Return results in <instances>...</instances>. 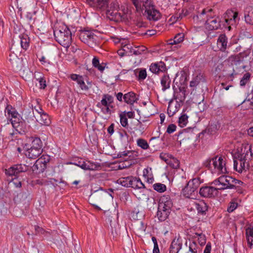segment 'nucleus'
<instances>
[{
	"label": "nucleus",
	"instance_id": "nucleus-48",
	"mask_svg": "<svg viewBox=\"0 0 253 253\" xmlns=\"http://www.w3.org/2000/svg\"><path fill=\"white\" fill-rule=\"evenodd\" d=\"M188 117L186 114H182L179 118L178 123L181 127L185 126L188 123Z\"/></svg>",
	"mask_w": 253,
	"mask_h": 253
},
{
	"label": "nucleus",
	"instance_id": "nucleus-54",
	"mask_svg": "<svg viewBox=\"0 0 253 253\" xmlns=\"http://www.w3.org/2000/svg\"><path fill=\"white\" fill-rule=\"evenodd\" d=\"M195 235L199 237L198 243L201 246H204L206 243V237L205 235L202 233H196Z\"/></svg>",
	"mask_w": 253,
	"mask_h": 253
},
{
	"label": "nucleus",
	"instance_id": "nucleus-60",
	"mask_svg": "<svg viewBox=\"0 0 253 253\" xmlns=\"http://www.w3.org/2000/svg\"><path fill=\"white\" fill-rule=\"evenodd\" d=\"M246 235L247 239H248V238H252V237H253V228H248L246 229Z\"/></svg>",
	"mask_w": 253,
	"mask_h": 253
},
{
	"label": "nucleus",
	"instance_id": "nucleus-57",
	"mask_svg": "<svg viewBox=\"0 0 253 253\" xmlns=\"http://www.w3.org/2000/svg\"><path fill=\"white\" fill-rule=\"evenodd\" d=\"M110 107L112 108L113 106H107L99 107L101 109V112L103 114L105 115H110L111 114V110Z\"/></svg>",
	"mask_w": 253,
	"mask_h": 253
},
{
	"label": "nucleus",
	"instance_id": "nucleus-43",
	"mask_svg": "<svg viewBox=\"0 0 253 253\" xmlns=\"http://www.w3.org/2000/svg\"><path fill=\"white\" fill-rule=\"evenodd\" d=\"M97 165L90 161L85 162V164L82 166V169L85 170H94L97 169Z\"/></svg>",
	"mask_w": 253,
	"mask_h": 253
},
{
	"label": "nucleus",
	"instance_id": "nucleus-33",
	"mask_svg": "<svg viewBox=\"0 0 253 253\" xmlns=\"http://www.w3.org/2000/svg\"><path fill=\"white\" fill-rule=\"evenodd\" d=\"M132 179L133 176L122 177L118 179L117 182L124 187H130Z\"/></svg>",
	"mask_w": 253,
	"mask_h": 253
},
{
	"label": "nucleus",
	"instance_id": "nucleus-23",
	"mask_svg": "<svg viewBox=\"0 0 253 253\" xmlns=\"http://www.w3.org/2000/svg\"><path fill=\"white\" fill-rule=\"evenodd\" d=\"M228 39L225 34H221L217 40V46L219 50L222 52L226 51L227 46Z\"/></svg>",
	"mask_w": 253,
	"mask_h": 253
},
{
	"label": "nucleus",
	"instance_id": "nucleus-15",
	"mask_svg": "<svg viewBox=\"0 0 253 253\" xmlns=\"http://www.w3.org/2000/svg\"><path fill=\"white\" fill-rule=\"evenodd\" d=\"M174 89V93L173 96V100L175 99L176 101H178L180 104H182L186 98V89L185 86L181 85L178 88V90H176V89Z\"/></svg>",
	"mask_w": 253,
	"mask_h": 253
},
{
	"label": "nucleus",
	"instance_id": "nucleus-59",
	"mask_svg": "<svg viewBox=\"0 0 253 253\" xmlns=\"http://www.w3.org/2000/svg\"><path fill=\"white\" fill-rule=\"evenodd\" d=\"M132 154V152L129 151H124L120 152L118 156L119 158H122L123 157H126L128 156L129 157H130L131 156V154Z\"/></svg>",
	"mask_w": 253,
	"mask_h": 253
},
{
	"label": "nucleus",
	"instance_id": "nucleus-18",
	"mask_svg": "<svg viewBox=\"0 0 253 253\" xmlns=\"http://www.w3.org/2000/svg\"><path fill=\"white\" fill-rule=\"evenodd\" d=\"M212 11L213 10L211 8H205L203 9L201 13L194 17V20L200 23L205 22L206 24L207 18L210 16V13H212Z\"/></svg>",
	"mask_w": 253,
	"mask_h": 253
},
{
	"label": "nucleus",
	"instance_id": "nucleus-24",
	"mask_svg": "<svg viewBox=\"0 0 253 253\" xmlns=\"http://www.w3.org/2000/svg\"><path fill=\"white\" fill-rule=\"evenodd\" d=\"M114 102L113 97L109 94H104L102 96V98L100 102L97 104V107L103 106H111Z\"/></svg>",
	"mask_w": 253,
	"mask_h": 253
},
{
	"label": "nucleus",
	"instance_id": "nucleus-52",
	"mask_svg": "<svg viewBox=\"0 0 253 253\" xmlns=\"http://www.w3.org/2000/svg\"><path fill=\"white\" fill-rule=\"evenodd\" d=\"M147 50V48L143 45L139 46L134 47L133 51V54L135 55H139Z\"/></svg>",
	"mask_w": 253,
	"mask_h": 253
},
{
	"label": "nucleus",
	"instance_id": "nucleus-51",
	"mask_svg": "<svg viewBox=\"0 0 253 253\" xmlns=\"http://www.w3.org/2000/svg\"><path fill=\"white\" fill-rule=\"evenodd\" d=\"M109 0H97L96 1V7L101 9L106 7Z\"/></svg>",
	"mask_w": 253,
	"mask_h": 253
},
{
	"label": "nucleus",
	"instance_id": "nucleus-49",
	"mask_svg": "<svg viewBox=\"0 0 253 253\" xmlns=\"http://www.w3.org/2000/svg\"><path fill=\"white\" fill-rule=\"evenodd\" d=\"M251 77V74L249 72H247L244 74L243 78L241 79L240 82V84L241 86H245L247 82L249 81Z\"/></svg>",
	"mask_w": 253,
	"mask_h": 253
},
{
	"label": "nucleus",
	"instance_id": "nucleus-42",
	"mask_svg": "<svg viewBox=\"0 0 253 253\" xmlns=\"http://www.w3.org/2000/svg\"><path fill=\"white\" fill-rule=\"evenodd\" d=\"M238 201L239 200L238 199L234 198L232 199L229 203L227 211L229 212H232L237 209L239 205Z\"/></svg>",
	"mask_w": 253,
	"mask_h": 253
},
{
	"label": "nucleus",
	"instance_id": "nucleus-22",
	"mask_svg": "<svg viewBox=\"0 0 253 253\" xmlns=\"http://www.w3.org/2000/svg\"><path fill=\"white\" fill-rule=\"evenodd\" d=\"M181 105L178 101L174 103L173 99H171L169 102L168 108V114L169 117L173 116L179 110Z\"/></svg>",
	"mask_w": 253,
	"mask_h": 253
},
{
	"label": "nucleus",
	"instance_id": "nucleus-61",
	"mask_svg": "<svg viewBox=\"0 0 253 253\" xmlns=\"http://www.w3.org/2000/svg\"><path fill=\"white\" fill-rule=\"evenodd\" d=\"M212 158L211 159H208L206 161V162L204 163V165L206 167L208 168L209 169H212Z\"/></svg>",
	"mask_w": 253,
	"mask_h": 253
},
{
	"label": "nucleus",
	"instance_id": "nucleus-41",
	"mask_svg": "<svg viewBox=\"0 0 253 253\" xmlns=\"http://www.w3.org/2000/svg\"><path fill=\"white\" fill-rule=\"evenodd\" d=\"M244 17L246 23L253 25V10L245 11Z\"/></svg>",
	"mask_w": 253,
	"mask_h": 253
},
{
	"label": "nucleus",
	"instance_id": "nucleus-30",
	"mask_svg": "<svg viewBox=\"0 0 253 253\" xmlns=\"http://www.w3.org/2000/svg\"><path fill=\"white\" fill-rule=\"evenodd\" d=\"M6 128L5 137L7 138L9 141L13 140L17 137V134L18 133L14 128L11 127L9 125Z\"/></svg>",
	"mask_w": 253,
	"mask_h": 253
},
{
	"label": "nucleus",
	"instance_id": "nucleus-63",
	"mask_svg": "<svg viewBox=\"0 0 253 253\" xmlns=\"http://www.w3.org/2000/svg\"><path fill=\"white\" fill-rule=\"evenodd\" d=\"M211 243L209 242L206 246L205 250L204 251V253H211Z\"/></svg>",
	"mask_w": 253,
	"mask_h": 253
},
{
	"label": "nucleus",
	"instance_id": "nucleus-26",
	"mask_svg": "<svg viewBox=\"0 0 253 253\" xmlns=\"http://www.w3.org/2000/svg\"><path fill=\"white\" fill-rule=\"evenodd\" d=\"M238 16V12L233 11V10H227L226 12L225 21L228 24H233L235 23L236 20Z\"/></svg>",
	"mask_w": 253,
	"mask_h": 253
},
{
	"label": "nucleus",
	"instance_id": "nucleus-14",
	"mask_svg": "<svg viewBox=\"0 0 253 253\" xmlns=\"http://www.w3.org/2000/svg\"><path fill=\"white\" fill-rule=\"evenodd\" d=\"M182 239L179 236L177 238L175 237L171 243L169 248V253H178L182 249Z\"/></svg>",
	"mask_w": 253,
	"mask_h": 253
},
{
	"label": "nucleus",
	"instance_id": "nucleus-45",
	"mask_svg": "<svg viewBox=\"0 0 253 253\" xmlns=\"http://www.w3.org/2000/svg\"><path fill=\"white\" fill-rule=\"evenodd\" d=\"M153 189L159 193L164 192L166 189V186L161 183H156L153 185Z\"/></svg>",
	"mask_w": 253,
	"mask_h": 253
},
{
	"label": "nucleus",
	"instance_id": "nucleus-28",
	"mask_svg": "<svg viewBox=\"0 0 253 253\" xmlns=\"http://www.w3.org/2000/svg\"><path fill=\"white\" fill-rule=\"evenodd\" d=\"M123 99L125 102L131 105H133V103L138 100L135 93L133 92H129L124 94Z\"/></svg>",
	"mask_w": 253,
	"mask_h": 253
},
{
	"label": "nucleus",
	"instance_id": "nucleus-17",
	"mask_svg": "<svg viewBox=\"0 0 253 253\" xmlns=\"http://www.w3.org/2000/svg\"><path fill=\"white\" fill-rule=\"evenodd\" d=\"M193 205L199 214L202 215L206 214L208 210V206L203 200L196 201L194 203Z\"/></svg>",
	"mask_w": 253,
	"mask_h": 253
},
{
	"label": "nucleus",
	"instance_id": "nucleus-29",
	"mask_svg": "<svg viewBox=\"0 0 253 253\" xmlns=\"http://www.w3.org/2000/svg\"><path fill=\"white\" fill-rule=\"evenodd\" d=\"M143 176L146 179V181L148 183H152L154 181L151 168L147 167L143 169Z\"/></svg>",
	"mask_w": 253,
	"mask_h": 253
},
{
	"label": "nucleus",
	"instance_id": "nucleus-39",
	"mask_svg": "<svg viewBox=\"0 0 253 253\" xmlns=\"http://www.w3.org/2000/svg\"><path fill=\"white\" fill-rule=\"evenodd\" d=\"M184 38V35L183 33H178L174 37L173 40H170L169 41V44H176L179 43L183 42Z\"/></svg>",
	"mask_w": 253,
	"mask_h": 253
},
{
	"label": "nucleus",
	"instance_id": "nucleus-32",
	"mask_svg": "<svg viewBox=\"0 0 253 253\" xmlns=\"http://www.w3.org/2000/svg\"><path fill=\"white\" fill-rule=\"evenodd\" d=\"M171 81L168 75H164L161 79V84L162 86V90L165 91L170 87Z\"/></svg>",
	"mask_w": 253,
	"mask_h": 253
},
{
	"label": "nucleus",
	"instance_id": "nucleus-34",
	"mask_svg": "<svg viewBox=\"0 0 253 253\" xmlns=\"http://www.w3.org/2000/svg\"><path fill=\"white\" fill-rule=\"evenodd\" d=\"M105 195V194H92L90 197V200L91 203L90 204L92 205L95 209L98 211H101V208L98 207L97 205H95L93 201V200L98 199L99 201L102 202L104 199V196Z\"/></svg>",
	"mask_w": 253,
	"mask_h": 253
},
{
	"label": "nucleus",
	"instance_id": "nucleus-21",
	"mask_svg": "<svg viewBox=\"0 0 253 253\" xmlns=\"http://www.w3.org/2000/svg\"><path fill=\"white\" fill-rule=\"evenodd\" d=\"M158 206L161 208H166L169 210H171L172 207V202L169 195H163L159 199Z\"/></svg>",
	"mask_w": 253,
	"mask_h": 253
},
{
	"label": "nucleus",
	"instance_id": "nucleus-25",
	"mask_svg": "<svg viewBox=\"0 0 253 253\" xmlns=\"http://www.w3.org/2000/svg\"><path fill=\"white\" fill-rule=\"evenodd\" d=\"M171 211V210H169L166 208H161V207L158 206L157 215L159 220L161 221L166 220L169 217Z\"/></svg>",
	"mask_w": 253,
	"mask_h": 253
},
{
	"label": "nucleus",
	"instance_id": "nucleus-62",
	"mask_svg": "<svg viewBox=\"0 0 253 253\" xmlns=\"http://www.w3.org/2000/svg\"><path fill=\"white\" fill-rule=\"evenodd\" d=\"M40 87L42 89H44L46 86L45 80L43 78H40L39 80Z\"/></svg>",
	"mask_w": 253,
	"mask_h": 253
},
{
	"label": "nucleus",
	"instance_id": "nucleus-13",
	"mask_svg": "<svg viewBox=\"0 0 253 253\" xmlns=\"http://www.w3.org/2000/svg\"><path fill=\"white\" fill-rule=\"evenodd\" d=\"M246 155L244 157L241 155L240 159L234 160V169L240 173H242L244 170H246V169H248V164L246 162Z\"/></svg>",
	"mask_w": 253,
	"mask_h": 253
},
{
	"label": "nucleus",
	"instance_id": "nucleus-5",
	"mask_svg": "<svg viewBox=\"0 0 253 253\" xmlns=\"http://www.w3.org/2000/svg\"><path fill=\"white\" fill-rule=\"evenodd\" d=\"M6 111L7 113L8 117L10 119V121L12 125V127H15L23 120L20 115L10 105H8L6 108Z\"/></svg>",
	"mask_w": 253,
	"mask_h": 253
},
{
	"label": "nucleus",
	"instance_id": "nucleus-20",
	"mask_svg": "<svg viewBox=\"0 0 253 253\" xmlns=\"http://www.w3.org/2000/svg\"><path fill=\"white\" fill-rule=\"evenodd\" d=\"M206 81L205 76L202 73H199L193 78L190 82L189 86L194 90L201 83H205Z\"/></svg>",
	"mask_w": 253,
	"mask_h": 253
},
{
	"label": "nucleus",
	"instance_id": "nucleus-37",
	"mask_svg": "<svg viewBox=\"0 0 253 253\" xmlns=\"http://www.w3.org/2000/svg\"><path fill=\"white\" fill-rule=\"evenodd\" d=\"M32 143L31 148L34 149H38L43 151L42 149V142L41 139L39 137L33 138L32 137Z\"/></svg>",
	"mask_w": 253,
	"mask_h": 253
},
{
	"label": "nucleus",
	"instance_id": "nucleus-64",
	"mask_svg": "<svg viewBox=\"0 0 253 253\" xmlns=\"http://www.w3.org/2000/svg\"><path fill=\"white\" fill-rule=\"evenodd\" d=\"M248 245L249 248H253V237L252 238H248L247 239Z\"/></svg>",
	"mask_w": 253,
	"mask_h": 253
},
{
	"label": "nucleus",
	"instance_id": "nucleus-6",
	"mask_svg": "<svg viewBox=\"0 0 253 253\" xmlns=\"http://www.w3.org/2000/svg\"><path fill=\"white\" fill-rule=\"evenodd\" d=\"M212 165L214 168V172L224 174L228 172L225 162L222 157L216 156L213 158Z\"/></svg>",
	"mask_w": 253,
	"mask_h": 253
},
{
	"label": "nucleus",
	"instance_id": "nucleus-47",
	"mask_svg": "<svg viewBox=\"0 0 253 253\" xmlns=\"http://www.w3.org/2000/svg\"><path fill=\"white\" fill-rule=\"evenodd\" d=\"M136 142L137 145L142 149L146 150L149 148V144L146 140L143 138H139Z\"/></svg>",
	"mask_w": 253,
	"mask_h": 253
},
{
	"label": "nucleus",
	"instance_id": "nucleus-19",
	"mask_svg": "<svg viewBox=\"0 0 253 253\" xmlns=\"http://www.w3.org/2000/svg\"><path fill=\"white\" fill-rule=\"evenodd\" d=\"M149 70L154 74H159L160 72H165L167 70L165 63L164 62L153 63L150 66Z\"/></svg>",
	"mask_w": 253,
	"mask_h": 253
},
{
	"label": "nucleus",
	"instance_id": "nucleus-55",
	"mask_svg": "<svg viewBox=\"0 0 253 253\" xmlns=\"http://www.w3.org/2000/svg\"><path fill=\"white\" fill-rule=\"evenodd\" d=\"M183 18V16L181 14H176L172 16L169 19V21L171 23H174L176 21H178L179 19H181Z\"/></svg>",
	"mask_w": 253,
	"mask_h": 253
},
{
	"label": "nucleus",
	"instance_id": "nucleus-16",
	"mask_svg": "<svg viewBox=\"0 0 253 253\" xmlns=\"http://www.w3.org/2000/svg\"><path fill=\"white\" fill-rule=\"evenodd\" d=\"M36 110L38 112L37 116L35 117L36 121L41 125H48L50 121L48 115L44 113L41 108H39V110Z\"/></svg>",
	"mask_w": 253,
	"mask_h": 253
},
{
	"label": "nucleus",
	"instance_id": "nucleus-8",
	"mask_svg": "<svg viewBox=\"0 0 253 253\" xmlns=\"http://www.w3.org/2000/svg\"><path fill=\"white\" fill-rule=\"evenodd\" d=\"M228 178H229V176L223 175L215 179L212 183L217 186L216 188L218 191V190L230 189Z\"/></svg>",
	"mask_w": 253,
	"mask_h": 253
},
{
	"label": "nucleus",
	"instance_id": "nucleus-40",
	"mask_svg": "<svg viewBox=\"0 0 253 253\" xmlns=\"http://www.w3.org/2000/svg\"><path fill=\"white\" fill-rule=\"evenodd\" d=\"M13 128L19 134H24L27 131L26 124L24 121L21 123H19V124Z\"/></svg>",
	"mask_w": 253,
	"mask_h": 253
},
{
	"label": "nucleus",
	"instance_id": "nucleus-50",
	"mask_svg": "<svg viewBox=\"0 0 253 253\" xmlns=\"http://www.w3.org/2000/svg\"><path fill=\"white\" fill-rule=\"evenodd\" d=\"M133 5L135 6L137 11H139L141 8V5H144V3L148 0H131Z\"/></svg>",
	"mask_w": 253,
	"mask_h": 253
},
{
	"label": "nucleus",
	"instance_id": "nucleus-11",
	"mask_svg": "<svg viewBox=\"0 0 253 253\" xmlns=\"http://www.w3.org/2000/svg\"><path fill=\"white\" fill-rule=\"evenodd\" d=\"M200 196L204 198H213L218 194V191L215 187L205 186L200 188L199 190Z\"/></svg>",
	"mask_w": 253,
	"mask_h": 253
},
{
	"label": "nucleus",
	"instance_id": "nucleus-9",
	"mask_svg": "<svg viewBox=\"0 0 253 253\" xmlns=\"http://www.w3.org/2000/svg\"><path fill=\"white\" fill-rule=\"evenodd\" d=\"M220 27V21L218 17L215 16L212 13L206 20V28L209 31L217 30Z\"/></svg>",
	"mask_w": 253,
	"mask_h": 253
},
{
	"label": "nucleus",
	"instance_id": "nucleus-58",
	"mask_svg": "<svg viewBox=\"0 0 253 253\" xmlns=\"http://www.w3.org/2000/svg\"><path fill=\"white\" fill-rule=\"evenodd\" d=\"M176 126L174 124H170L168 126L167 129V132L169 134L173 133L175 131Z\"/></svg>",
	"mask_w": 253,
	"mask_h": 253
},
{
	"label": "nucleus",
	"instance_id": "nucleus-27",
	"mask_svg": "<svg viewBox=\"0 0 253 253\" xmlns=\"http://www.w3.org/2000/svg\"><path fill=\"white\" fill-rule=\"evenodd\" d=\"M43 151L38 149L28 148L25 153V155L30 159H36L40 156Z\"/></svg>",
	"mask_w": 253,
	"mask_h": 253
},
{
	"label": "nucleus",
	"instance_id": "nucleus-46",
	"mask_svg": "<svg viewBox=\"0 0 253 253\" xmlns=\"http://www.w3.org/2000/svg\"><path fill=\"white\" fill-rule=\"evenodd\" d=\"M198 246L195 241L190 242L189 251L187 253H198Z\"/></svg>",
	"mask_w": 253,
	"mask_h": 253
},
{
	"label": "nucleus",
	"instance_id": "nucleus-3",
	"mask_svg": "<svg viewBox=\"0 0 253 253\" xmlns=\"http://www.w3.org/2000/svg\"><path fill=\"white\" fill-rule=\"evenodd\" d=\"M200 184V182L198 178H194L190 180L182 190L183 195L186 198L194 199L195 192L197 190Z\"/></svg>",
	"mask_w": 253,
	"mask_h": 253
},
{
	"label": "nucleus",
	"instance_id": "nucleus-36",
	"mask_svg": "<svg viewBox=\"0 0 253 253\" xmlns=\"http://www.w3.org/2000/svg\"><path fill=\"white\" fill-rule=\"evenodd\" d=\"M228 179H229V182L230 183V189H236L237 187L242 185L244 183L242 181L236 179L230 176Z\"/></svg>",
	"mask_w": 253,
	"mask_h": 253
},
{
	"label": "nucleus",
	"instance_id": "nucleus-31",
	"mask_svg": "<svg viewBox=\"0 0 253 253\" xmlns=\"http://www.w3.org/2000/svg\"><path fill=\"white\" fill-rule=\"evenodd\" d=\"M19 38L20 39V44L21 47L26 50L30 44V39L27 35L24 34L21 35L19 36Z\"/></svg>",
	"mask_w": 253,
	"mask_h": 253
},
{
	"label": "nucleus",
	"instance_id": "nucleus-7",
	"mask_svg": "<svg viewBox=\"0 0 253 253\" xmlns=\"http://www.w3.org/2000/svg\"><path fill=\"white\" fill-rule=\"evenodd\" d=\"M72 81L76 82L81 89L83 91H87L91 86V83L87 82V84L84 82V80L83 76L76 74H71L69 76Z\"/></svg>",
	"mask_w": 253,
	"mask_h": 253
},
{
	"label": "nucleus",
	"instance_id": "nucleus-2",
	"mask_svg": "<svg viewBox=\"0 0 253 253\" xmlns=\"http://www.w3.org/2000/svg\"><path fill=\"white\" fill-rule=\"evenodd\" d=\"M141 8L138 12L144 10L147 14V17L150 20L157 21L161 17V14L159 11L155 9L154 5L151 3L150 0H148L144 3V5H141Z\"/></svg>",
	"mask_w": 253,
	"mask_h": 253
},
{
	"label": "nucleus",
	"instance_id": "nucleus-12",
	"mask_svg": "<svg viewBox=\"0 0 253 253\" xmlns=\"http://www.w3.org/2000/svg\"><path fill=\"white\" fill-rule=\"evenodd\" d=\"M28 169V166L25 165H16L6 169L5 174L9 176H16L20 172L27 171Z\"/></svg>",
	"mask_w": 253,
	"mask_h": 253
},
{
	"label": "nucleus",
	"instance_id": "nucleus-44",
	"mask_svg": "<svg viewBox=\"0 0 253 253\" xmlns=\"http://www.w3.org/2000/svg\"><path fill=\"white\" fill-rule=\"evenodd\" d=\"M120 123L122 126L127 128L128 126L127 118L126 116V111L121 113L120 115Z\"/></svg>",
	"mask_w": 253,
	"mask_h": 253
},
{
	"label": "nucleus",
	"instance_id": "nucleus-35",
	"mask_svg": "<svg viewBox=\"0 0 253 253\" xmlns=\"http://www.w3.org/2000/svg\"><path fill=\"white\" fill-rule=\"evenodd\" d=\"M135 75L139 81H143L147 77V73L145 69H137L134 71Z\"/></svg>",
	"mask_w": 253,
	"mask_h": 253
},
{
	"label": "nucleus",
	"instance_id": "nucleus-1",
	"mask_svg": "<svg viewBox=\"0 0 253 253\" xmlns=\"http://www.w3.org/2000/svg\"><path fill=\"white\" fill-rule=\"evenodd\" d=\"M55 40L62 46L68 48L72 42V34L66 25H62L54 30Z\"/></svg>",
	"mask_w": 253,
	"mask_h": 253
},
{
	"label": "nucleus",
	"instance_id": "nucleus-10",
	"mask_svg": "<svg viewBox=\"0 0 253 253\" xmlns=\"http://www.w3.org/2000/svg\"><path fill=\"white\" fill-rule=\"evenodd\" d=\"M8 60L15 72L20 71L23 67V60L19 58L15 53L9 54Z\"/></svg>",
	"mask_w": 253,
	"mask_h": 253
},
{
	"label": "nucleus",
	"instance_id": "nucleus-53",
	"mask_svg": "<svg viewBox=\"0 0 253 253\" xmlns=\"http://www.w3.org/2000/svg\"><path fill=\"white\" fill-rule=\"evenodd\" d=\"M123 48L124 51H125L126 53H127V55L133 54L132 51L134 49V48L130 44H124V45H123Z\"/></svg>",
	"mask_w": 253,
	"mask_h": 253
},
{
	"label": "nucleus",
	"instance_id": "nucleus-4",
	"mask_svg": "<svg viewBox=\"0 0 253 253\" xmlns=\"http://www.w3.org/2000/svg\"><path fill=\"white\" fill-rule=\"evenodd\" d=\"M79 38L83 42L93 47L97 45L98 37L94 33L89 30H83L80 31Z\"/></svg>",
	"mask_w": 253,
	"mask_h": 253
},
{
	"label": "nucleus",
	"instance_id": "nucleus-38",
	"mask_svg": "<svg viewBox=\"0 0 253 253\" xmlns=\"http://www.w3.org/2000/svg\"><path fill=\"white\" fill-rule=\"evenodd\" d=\"M130 187L133 188L141 189L144 188L145 185L139 178L133 177Z\"/></svg>",
	"mask_w": 253,
	"mask_h": 253
},
{
	"label": "nucleus",
	"instance_id": "nucleus-56",
	"mask_svg": "<svg viewBox=\"0 0 253 253\" xmlns=\"http://www.w3.org/2000/svg\"><path fill=\"white\" fill-rule=\"evenodd\" d=\"M169 164L170 167L174 169H176L179 167V162L177 159H173L172 160H170L169 163Z\"/></svg>",
	"mask_w": 253,
	"mask_h": 253
}]
</instances>
